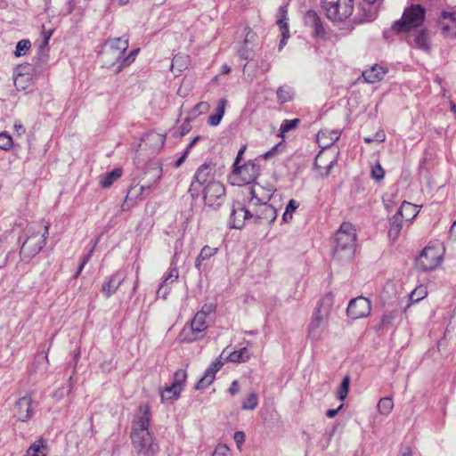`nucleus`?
Segmentation results:
<instances>
[{"label": "nucleus", "mask_w": 456, "mask_h": 456, "mask_svg": "<svg viewBox=\"0 0 456 456\" xmlns=\"http://www.w3.org/2000/svg\"><path fill=\"white\" fill-rule=\"evenodd\" d=\"M227 101L224 98L217 102L216 112L211 114L208 118V124L211 126H216L220 124L226 108Z\"/></svg>", "instance_id": "nucleus-30"}, {"label": "nucleus", "mask_w": 456, "mask_h": 456, "mask_svg": "<svg viewBox=\"0 0 456 456\" xmlns=\"http://www.w3.org/2000/svg\"><path fill=\"white\" fill-rule=\"evenodd\" d=\"M209 110V104L206 102H200L197 103L191 110V115L193 117L207 112Z\"/></svg>", "instance_id": "nucleus-46"}, {"label": "nucleus", "mask_w": 456, "mask_h": 456, "mask_svg": "<svg viewBox=\"0 0 456 456\" xmlns=\"http://www.w3.org/2000/svg\"><path fill=\"white\" fill-rule=\"evenodd\" d=\"M215 180V167L210 164L201 165L196 171L194 179L191 187L196 189L199 187H205Z\"/></svg>", "instance_id": "nucleus-15"}, {"label": "nucleus", "mask_w": 456, "mask_h": 456, "mask_svg": "<svg viewBox=\"0 0 456 456\" xmlns=\"http://www.w3.org/2000/svg\"><path fill=\"white\" fill-rule=\"evenodd\" d=\"M324 157V154L322 152L319 153L315 158V167L317 168H324L326 169V173H328L331 167L330 164L327 165L326 167H322V159Z\"/></svg>", "instance_id": "nucleus-50"}, {"label": "nucleus", "mask_w": 456, "mask_h": 456, "mask_svg": "<svg viewBox=\"0 0 456 456\" xmlns=\"http://www.w3.org/2000/svg\"><path fill=\"white\" fill-rule=\"evenodd\" d=\"M12 138L6 133L0 134V148L4 151H9L12 146Z\"/></svg>", "instance_id": "nucleus-44"}, {"label": "nucleus", "mask_w": 456, "mask_h": 456, "mask_svg": "<svg viewBox=\"0 0 456 456\" xmlns=\"http://www.w3.org/2000/svg\"><path fill=\"white\" fill-rule=\"evenodd\" d=\"M225 189L219 181L212 182L203 188V199L207 206L218 208L224 201Z\"/></svg>", "instance_id": "nucleus-10"}, {"label": "nucleus", "mask_w": 456, "mask_h": 456, "mask_svg": "<svg viewBox=\"0 0 456 456\" xmlns=\"http://www.w3.org/2000/svg\"><path fill=\"white\" fill-rule=\"evenodd\" d=\"M356 229L349 222L341 224L334 235V255L338 258H352L356 248Z\"/></svg>", "instance_id": "nucleus-4"}, {"label": "nucleus", "mask_w": 456, "mask_h": 456, "mask_svg": "<svg viewBox=\"0 0 456 456\" xmlns=\"http://www.w3.org/2000/svg\"><path fill=\"white\" fill-rule=\"evenodd\" d=\"M376 137H377L378 142H382L385 141L386 135H385V133L382 131L380 133H378L376 134Z\"/></svg>", "instance_id": "nucleus-61"}, {"label": "nucleus", "mask_w": 456, "mask_h": 456, "mask_svg": "<svg viewBox=\"0 0 456 456\" xmlns=\"http://www.w3.org/2000/svg\"><path fill=\"white\" fill-rule=\"evenodd\" d=\"M284 149L285 145L283 144V142H280L276 143L270 151L257 157V159H260V162L263 160L273 159L276 157L281 155L284 151Z\"/></svg>", "instance_id": "nucleus-34"}, {"label": "nucleus", "mask_w": 456, "mask_h": 456, "mask_svg": "<svg viewBox=\"0 0 456 456\" xmlns=\"http://www.w3.org/2000/svg\"><path fill=\"white\" fill-rule=\"evenodd\" d=\"M299 207V202L295 200H290L287 205V214L293 212Z\"/></svg>", "instance_id": "nucleus-53"}, {"label": "nucleus", "mask_w": 456, "mask_h": 456, "mask_svg": "<svg viewBox=\"0 0 456 456\" xmlns=\"http://www.w3.org/2000/svg\"><path fill=\"white\" fill-rule=\"evenodd\" d=\"M246 224H250L248 200L245 204L240 202L233 203L229 221L230 228L241 229Z\"/></svg>", "instance_id": "nucleus-11"}, {"label": "nucleus", "mask_w": 456, "mask_h": 456, "mask_svg": "<svg viewBox=\"0 0 456 456\" xmlns=\"http://www.w3.org/2000/svg\"><path fill=\"white\" fill-rule=\"evenodd\" d=\"M89 258H90V254H88L87 256H86L82 259V261H81V263H80V265H79V266H78V268H77V272L75 273V274H74V276H73V277H74V279H77V278L80 275V273H81V272H82L83 268L85 267V265H86V263L88 262Z\"/></svg>", "instance_id": "nucleus-52"}, {"label": "nucleus", "mask_w": 456, "mask_h": 456, "mask_svg": "<svg viewBox=\"0 0 456 456\" xmlns=\"http://www.w3.org/2000/svg\"><path fill=\"white\" fill-rule=\"evenodd\" d=\"M178 276L179 273L177 268H170L167 273L164 276L163 281L159 286V289L157 290V296L164 299L167 298L170 291L169 284H172L175 281H176Z\"/></svg>", "instance_id": "nucleus-21"}, {"label": "nucleus", "mask_w": 456, "mask_h": 456, "mask_svg": "<svg viewBox=\"0 0 456 456\" xmlns=\"http://www.w3.org/2000/svg\"><path fill=\"white\" fill-rule=\"evenodd\" d=\"M377 16V11L369 10L366 12L363 10V13L360 14L357 18V20L360 22H365V21H371L373 20Z\"/></svg>", "instance_id": "nucleus-47"}, {"label": "nucleus", "mask_w": 456, "mask_h": 456, "mask_svg": "<svg viewBox=\"0 0 456 456\" xmlns=\"http://www.w3.org/2000/svg\"><path fill=\"white\" fill-rule=\"evenodd\" d=\"M370 310V302L363 297H359L350 301L346 312L350 318L360 319L368 316Z\"/></svg>", "instance_id": "nucleus-12"}, {"label": "nucleus", "mask_w": 456, "mask_h": 456, "mask_svg": "<svg viewBox=\"0 0 456 456\" xmlns=\"http://www.w3.org/2000/svg\"><path fill=\"white\" fill-rule=\"evenodd\" d=\"M187 374L184 370H178L174 374V380L169 386V392L174 393L175 395H179L186 381Z\"/></svg>", "instance_id": "nucleus-29"}, {"label": "nucleus", "mask_w": 456, "mask_h": 456, "mask_svg": "<svg viewBox=\"0 0 456 456\" xmlns=\"http://www.w3.org/2000/svg\"><path fill=\"white\" fill-rule=\"evenodd\" d=\"M181 59H183V56H179V55L175 56L173 59V61H172V63H173L172 65L174 66L175 64L178 63Z\"/></svg>", "instance_id": "nucleus-63"}, {"label": "nucleus", "mask_w": 456, "mask_h": 456, "mask_svg": "<svg viewBox=\"0 0 456 456\" xmlns=\"http://www.w3.org/2000/svg\"><path fill=\"white\" fill-rule=\"evenodd\" d=\"M278 135L281 136V138L285 137V120L281 124Z\"/></svg>", "instance_id": "nucleus-60"}, {"label": "nucleus", "mask_w": 456, "mask_h": 456, "mask_svg": "<svg viewBox=\"0 0 456 456\" xmlns=\"http://www.w3.org/2000/svg\"><path fill=\"white\" fill-rule=\"evenodd\" d=\"M354 0H322V8L330 20L341 23L354 13Z\"/></svg>", "instance_id": "nucleus-6"}, {"label": "nucleus", "mask_w": 456, "mask_h": 456, "mask_svg": "<svg viewBox=\"0 0 456 456\" xmlns=\"http://www.w3.org/2000/svg\"><path fill=\"white\" fill-rule=\"evenodd\" d=\"M257 44L258 37L256 33L248 28L245 35L243 45L239 50L240 57L246 61L252 60L254 57L253 50L254 47L257 45Z\"/></svg>", "instance_id": "nucleus-18"}, {"label": "nucleus", "mask_w": 456, "mask_h": 456, "mask_svg": "<svg viewBox=\"0 0 456 456\" xmlns=\"http://www.w3.org/2000/svg\"><path fill=\"white\" fill-rule=\"evenodd\" d=\"M210 312L209 307H203L197 312L191 320L190 326L183 327L178 335V341L182 343H191L203 337L204 331L208 329L207 317Z\"/></svg>", "instance_id": "nucleus-7"}, {"label": "nucleus", "mask_w": 456, "mask_h": 456, "mask_svg": "<svg viewBox=\"0 0 456 456\" xmlns=\"http://www.w3.org/2000/svg\"><path fill=\"white\" fill-rule=\"evenodd\" d=\"M300 123V119L299 118H295V119H292V120H287V132L293 129V128H296Z\"/></svg>", "instance_id": "nucleus-56"}, {"label": "nucleus", "mask_w": 456, "mask_h": 456, "mask_svg": "<svg viewBox=\"0 0 456 456\" xmlns=\"http://www.w3.org/2000/svg\"><path fill=\"white\" fill-rule=\"evenodd\" d=\"M251 356L247 347H242L238 351H233L226 356V360L232 362H247Z\"/></svg>", "instance_id": "nucleus-33"}, {"label": "nucleus", "mask_w": 456, "mask_h": 456, "mask_svg": "<svg viewBox=\"0 0 456 456\" xmlns=\"http://www.w3.org/2000/svg\"><path fill=\"white\" fill-rule=\"evenodd\" d=\"M225 351H223L221 355L216 358L210 366L206 370L203 377L199 380L196 384L195 388L197 390L204 389L208 387L216 379V373L224 366L226 358L224 359V354Z\"/></svg>", "instance_id": "nucleus-13"}, {"label": "nucleus", "mask_w": 456, "mask_h": 456, "mask_svg": "<svg viewBox=\"0 0 456 456\" xmlns=\"http://www.w3.org/2000/svg\"><path fill=\"white\" fill-rule=\"evenodd\" d=\"M121 168H115L111 172H108L101 176L100 178V185L102 188H108L111 186L118 178L122 175Z\"/></svg>", "instance_id": "nucleus-31"}, {"label": "nucleus", "mask_w": 456, "mask_h": 456, "mask_svg": "<svg viewBox=\"0 0 456 456\" xmlns=\"http://www.w3.org/2000/svg\"><path fill=\"white\" fill-rule=\"evenodd\" d=\"M428 295L427 287L424 285L418 286L410 295V300L412 303H417L425 298Z\"/></svg>", "instance_id": "nucleus-40"}, {"label": "nucleus", "mask_w": 456, "mask_h": 456, "mask_svg": "<svg viewBox=\"0 0 456 456\" xmlns=\"http://www.w3.org/2000/svg\"><path fill=\"white\" fill-rule=\"evenodd\" d=\"M14 129L19 135L24 134L26 132L25 127L20 122H15Z\"/></svg>", "instance_id": "nucleus-57"}, {"label": "nucleus", "mask_w": 456, "mask_h": 456, "mask_svg": "<svg viewBox=\"0 0 456 456\" xmlns=\"http://www.w3.org/2000/svg\"><path fill=\"white\" fill-rule=\"evenodd\" d=\"M245 150L246 145L240 149L232 166V171L229 176V180L233 185L241 186L251 183L260 174V159L256 158L255 159L241 163Z\"/></svg>", "instance_id": "nucleus-3"}, {"label": "nucleus", "mask_w": 456, "mask_h": 456, "mask_svg": "<svg viewBox=\"0 0 456 456\" xmlns=\"http://www.w3.org/2000/svg\"><path fill=\"white\" fill-rule=\"evenodd\" d=\"M233 439L236 443L237 448L240 452L242 451V444L245 442V434L242 431H237L233 435Z\"/></svg>", "instance_id": "nucleus-49"}, {"label": "nucleus", "mask_w": 456, "mask_h": 456, "mask_svg": "<svg viewBox=\"0 0 456 456\" xmlns=\"http://www.w3.org/2000/svg\"><path fill=\"white\" fill-rule=\"evenodd\" d=\"M385 176V170L381 167L379 163H377L375 166L371 168V177L375 179L376 181H380Z\"/></svg>", "instance_id": "nucleus-45"}, {"label": "nucleus", "mask_w": 456, "mask_h": 456, "mask_svg": "<svg viewBox=\"0 0 456 456\" xmlns=\"http://www.w3.org/2000/svg\"><path fill=\"white\" fill-rule=\"evenodd\" d=\"M343 407V404H341L338 409H330L327 411L326 415L329 418H334L338 411Z\"/></svg>", "instance_id": "nucleus-58"}, {"label": "nucleus", "mask_w": 456, "mask_h": 456, "mask_svg": "<svg viewBox=\"0 0 456 456\" xmlns=\"http://www.w3.org/2000/svg\"><path fill=\"white\" fill-rule=\"evenodd\" d=\"M31 47V43L28 39H22L19 41L16 45V48L14 51V55L16 57L24 56L27 54L28 50Z\"/></svg>", "instance_id": "nucleus-41"}, {"label": "nucleus", "mask_w": 456, "mask_h": 456, "mask_svg": "<svg viewBox=\"0 0 456 456\" xmlns=\"http://www.w3.org/2000/svg\"><path fill=\"white\" fill-rule=\"evenodd\" d=\"M185 158H186V153H184L182 157H180V158L175 161V166L176 167H180V166L183 164V162L184 161Z\"/></svg>", "instance_id": "nucleus-62"}, {"label": "nucleus", "mask_w": 456, "mask_h": 456, "mask_svg": "<svg viewBox=\"0 0 456 456\" xmlns=\"http://www.w3.org/2000/svg\"><path fill=\"white\" fill-rule=\"evenodd\" d=\"M33 400L30 395L20 397L14 404L13 417L20 421H27L33 415Z\"/></svg>", "instance_id": "nucleus-16"}, {"label": "nucleus", "mask_w": 456, "mask_h": 456, "mask_svg": "<svg viewBox=\"0 0 456 456\" xmlns=\"http://www.w3.org/2000/svg\"><path fill=\"white\" fill-rule=\"evenodd\" d=\"M363 1L366 2L369 5H373L374 4L379 2V0H363Z\"/></svg>", "instance_id": "nucleus-64"}, {"label": "nucleus", "mask_w": 456, "mask_h": 456, "mask_svg": "<svg viewBox=\"0 0 456 456\" xmlns=\"http://www.w3.org/2000/svg\"><path fill=\"white\" fill-rule=\"evenodd\" d=\"M217 248H212L208 245L204 246L195 260V267L198 270H200L201 263L215 256L217 253Z\"/></svg>", "instance_id": "nucleus-32"}, {"label": "nucleus", "mask_w": 456, "mask_h": 456, "mask_svg": "<svg viewBox=\"0 0 456 456\" xmlns=\"http://www.w3.org/2000/svg\"><path fill=\"white\" fill-rule=\"evenodd\" d=\"M75 5L74 0H68L65 6V14H70L74 11Z\"/></svg>", "instance_id": "nucleus-54"}, {"label": "nucleus", "mask_w": 456, "mask_h": 456, "mask_svg": "<svg viewBox=\"0 0 456 456\" xmlns=\"http://www.w3.org/2000/svg\"><path fill=\"white\" fill-rule=\"evenodd\" d=\"M178 276L179 273L177 268H170L167 273L164 276L163 281L159 286V289L157 290V296L164 299L167 298L170 291L169 284H172L175 281H176Z\"/></svg>", "instance_id": "nucleus-20"}, {"label": "nucleus", "mask_w": 456, "mask_h": 456, "mask_svg": "<svg viewBox=\"0 0 456 456\" xmlns=\"http://www.w3.org/2000/svg\"><path fill=\"white\" fill-rule=\"evenodd\" d=\"M258 404V395L256 393L252 392L247 395V397L243 400L241 408L243 410H254Z\"/></svg>", "instance_id": "nucleus-39"}, {"label": "nucleus", "mask_w": 456, "mask_h": 456, "mask_svg": "<svg viewBox=\"0 0 456 456\" xmlns=\"http://www.w3.org/2000/svg\"><path fill=\"white\" fill-rule=\"evenodd\" d=\"M48 446L45 439L35 441L27 450L25 456H47Z\"/></svg>", "instance_id": "nucleus-28"}, {"label": "nucleus", "mask_w": 456, "mask_h": 456, "mask_svg": "<svg viewBox=\"0 0 456 456\" xmlns=\"http://www.w3.org/2000/svg\"><path fill=\"white\" fill-rule=\"evenodd\" d=\"M414 46L428 51L429 49L428 34L427 30L419 31L413 38Z\"/></svg>", "instance_id": "nucleus-36"}, {"label": "nucleus", "mask_w": 456, "mask_h": 456, "mask_svg": "<svg viewBox=\"0 0 456 456\" xmlns=\"http://www.w3.org/2000/svg\"><path fill=\"white\" fill-rule=\"evenodd\" d=\"M426 10L419 4H411L407 7L402 18L395 22L393 28L397 33L408 32L421 26L425 20Z\"/></svg>", "instance_id": "nucleus-9"}, {"label": "nucleus", "mask_w": 456, "mask_h": 456, "mask_svg": "<svg viewBox=\"0 0 456 456\" xmlns=\"http://www.w3.org/2000/svg\"><path fill=\"white\" fill-rule=\"evenodd\" d=\"M27 69V65H19L15 69L13 82L18 90H25L28 86L29 75L24 73Z\"/></svg>", "instance_id": "nucleus-26"}, {"label": "nucleus", "mask_w": 456, "mask_h": 456, "mask_svg": "<svg viewBox=\"0 0 456 456\" xmlns=\"http://www.w3.org/2000/svg\"><path fill=\"white\" fill-rule=\"evenodd\" d=\"M139 49L133 50L126 58L122 60V61L118 66L116 70L117 73L120 72L125 67L129 66L135 59Z\"/></svg>", "instance_id": "nucleus-43"}, {"label": "nucleus", "mask_w": 456, "mask_h": 456, "mask_svg": "<svg viewBox=\"0 0 456 456\" xmlns=\"http://www.w3.org/2000/svg\"><path fill=\"white\" fill-rule=\"evenodd\" d=\"M394 408L391 397H383L378 403V411L382 415H388Z\"/></svg>", "instance_id": "nucleus-37"}, {"label": "nucleus", "mask_w": 456, "mask_h": 456, "mask_svg": "<svg viewBox=\"0 0 456 456\" xmlns=\"http://www.w3.org/2000/svg\"><path fill=\"white\" fill-rule=\"evenodd\" d=\"M349 386H350V377L348 375H346L343 379L341 385L337 392V396L340 401H344L346 398L348 392H349Z\"/></svg>", "instance_id": "nucleus-42"}, {"label": "nucleus", "mask_w": 456, "mask_h": 456, "mask_svg": "<svg viewBox=\"0 0 456 456\" xmlns=\"http://www.w3.org/2000/svg\"><path fill=\"white\" fill-rule=\"evenodd\" d=\"M440 24L444 34L456 36V12H444Z\"/></svg>", "instance_id": "nucleus-24"}, {"label": "nucleus", "mask_w": 456, "mask_h": 456, "mask_svg": "<svg viewBox=\"0 0 456 456\" xmlns=\"http://www.w3.org/2000/svg\"><path fill=\"white\" fill-rule=\"evenodd\" d=\"M444 247L439 241L430 242L415 260L416 268L421 272H431L438 268L444 259Z\"/></svg>", "instance_id": "nucleus-5"}, {"label": "nucleus", "mask_w": 456, "mask_h": 456, "mask_svg": "<svg viewBox=\"0 0 456 456\" xmlns=\"http://www.w3.org/2000/svg\"><path fill=\"white\" fill-rule=\"evenodd\" d=\"M339 138V133L335 130H322L317 134L316 142L322 149L331 146Z\"/></svg>", "instance_id": "nucleus-23"}, {"label": "nucleus", "mask_w": 456, "mask_h": 456, "mask_svg": "<svg viewBox=\"0 0 456 456\" xmlns=\"http://www.w3.org/2000/svg\"><path fill=\"white\" fill-rule=\"evenodd\" d=\"M305 19L307 22H311L314 37H322L325 31L318 14L314 11H309L306 12Z\"/></svg>", "instance_id": "nucleus-27"}, {"label": "nucleus", "mask_w": 456, "mask_h": 456, "mask_svg": "<svg viewBox=\"0 0 456 456\" xmlns=\"http://www.w3.org/2000/svg\"><path fill=\"white\" fill-rule=\"evenodd\" d=\"M270 195L265 192L264 188L259 184H254L249 189L248 208L250 212V224H269L277 217L276 209L267 204Z\"/></svg>", "instance_id": "nucleus-2"}, {"label": "nucleus", "mask_w": 456, "mask_h": 456, "mask_svg": "<svg viewBox=\"0 0 456 456\" xmlns=\"http://www.w3.org/2000/svg\"><path fill=\"white\" fill-rule=\"evenodd\" d=\"M387 69L380 65L375 64L362 73L364 80L368 83H377L383 79Z\"/></svg>", "instance_id": "nucleus-25"}, {"label": "nucleus", "mask_w": 456, "mask_h": 456, "mask_svg": "<svg viewBox=\"0 0 456 456\" xmlns=\"http://www.w3.org/2000/svg\"><path fill=\"white\" fill-rule=\"evenodd\" d=\"M139 411L133 420L131 440L139 453L153 456L158 452V446L153 443V437L149 431L151 421L149 407L141 405Z\"/></svg>", "instance_id": "nucleus-1"}, {"label": "nucleus", "mask_w": 456, "mask_h": 456, "mask_svg": "<svg viewBox=\"0 0 456 456\" xmlns=\"http://www.w3.org/2000/svg\"><path fill=\"white\" fill-rule=\"evenodd\" d=\"M332 305L333 297L330 294L325 295L320 303V306L317 309L316 315L312 322L314 326L318 327L322 319L327 318L329 316Z\"/></svg>", "instance_id": "nucleus-22"}, {"label": "nucleus", "mask_w": 456, "mask_h": 456, "mask_svg": "<svg viewBox=\"0 0 456 456\" xmlns=\"http://www.w3.org/2000/svg\"><path fill=\"white\" fill-rule=\"evenodd\" d=\"M126 273L123 270H118L114 273L109 281L102 285V292L105 297L112 296L123 283L126 279Z\"/></svg>", "instance_id": "nucleus-19"}, {"label": "nucleus", "mask_w": 456, "mask_h": 456, "mask_svg": "<svg viewBox=\"0 0 456 456\" xmlns=\"http://www.w3.org/2000/svg\"><path fill=\"white\" fill-rule=\"evenodd\" d=\"M49 224L45 226V232L40 238L35 241V244L32 246V240L36 239V236H30L28 240L22 244L20 248V254L25 255L28 257H31L38 254L44 246L45 245V240L48 235Z\"/></svg>", "instance_id": "nucleus-14"}, {"label": "nucleus", "mask_w": 456, "mask_h": 456, "mask_svg": "<svg viewBox=\"0 0 456 456\" xmlns=\"http://www.w3.org/2000/svg\"><path fill=\"white\" fill-rule=\"evenodd\" d=\"M212 456H230V448L224 444H219L216 447Z\"/></svg>", "instance_id": "nucleus-48"}, {"label": "nucleus", "mask_w": 456, "mask_h": 456, "mask_svg": "<svg viewBox=\"0 0 456 456\" xmlns=\"http://www.w3.org/2000/svg\"><path fill=\"white\" fill-rule=\"evenodd\" d=\"M168 390H169V387L165 388V390L161 393L162 401L176 399L179 396V395H175L174 393L169 392Z\"/></svg>", "instance_id": "nucleus-51"}, {"label": "nucleus", "mask_w": 456, "mask_h": 456, "mask_svg": "<svg viewBox=\"0 0 456 456\" xmlns=\"http://www.w3.org/2000/svg\"><path fill=\"white\" fill-rule=\"evenodd\" d=\"M421 209V205L412 204L408 201L402 202L395 216L406 224V227L410 226L414 218L418 216Z\"/></svg>", "instance_id": "nucleus-17"}, {"label": "nucleus", "mask_w": 456, "mask_h": 456, "mask_svg": "<svg viewBox=\"0 0 456 456\" xmlns=\"http://www.w3.org/2000/svg\"><path fill=\"white\" fill-rule=\"evenodd\" d=\"M231 72V68L227 64H224L221 67V74L222 75H228Z\"/></svg>", "instance_id": "nucleus-59"}, {"label": "nucleus", "mask_w": 456, "mask_h": 456, "mask_svg": "<svg viewBox=\"0 0 456 456\" xmlns=\"http://www.w3.org/2000/svg\"><path fill=\"white\" fill-rule=\"evenodd\" d=\"M127 48L128 38L126 37L108 39L100 53L102 62L106 67L115 65L121 60L123 53Z\"/></svg>", "instance_id": "nucleus-8"}, {"label": "nucleus", "mask_w": 456, "mask_h": 456, "mask_svg": "<svg viewBox=\"0 0 456 456\" xmlns=\"http://www.w3.org/2000/svg\"><path fill=\"white\" fill-rule=\"evenodd\" d=\"M277 24L280 27L281 30V41L279 48L281 49L282 45L285 44V7L281 6L279 8V17L277 20Z\"/></svg>", "instance_id": "nucleus-38"}, {"label": "nucleus", "mask_w": 456, "mask_h": 456, "mask_svg": "<svg viewBox=\"0 0 456 456\" xmlns=\"http://www.w3.org/2000/svg\"><path fill=\"white\" fill-rule=\"evenodd\" d=\"M404 226H406V224L395 215L388 229V236L393 240L397 239Z\"/></svg>", "instance_id": "nucleus-35"}, {"label": "nucleus", "mask_w": 456, "mask_h": 456, "mask_svg": "<svg viewBox=\"0 0 456 456\" xmlns=\"http://www.w3.org/2000/svg\"><path fill=\"white\" fill-rule=\"evenodd\" d=\"M239 391H240V386H239L238 381H236V380L232 381L230 386V388H229V393L231 394V395H234Z\"/></svg>", "instance_id": "nucleus-55"}]
</instances>
